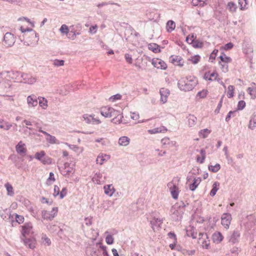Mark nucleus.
Instances as JSON below:
<instances>
[{"label": "nucleus", "instance_id": "nucleus-5", "mask_svg": "<svg viewBox=\"0 0 256 256\" xmlns=\"http://www.w3.org/2000/svg\"><path fill=\"white\" fill-rule=\"evenodd\" d=\"M240 236V232L237 229L230 232L228 236V242L232 244L238 243L239 242Z\"/></svg>", "mask_w": 256, "mask_h": 256}, {"label": "nucleus", "instance_id": "nucleus-14", "mask_svg": "<svg viewBox=\"0 0 256 256\" xmlns=\"http://www.w3.org/2000/svg\"><path fill=\"white\" fill-rule=\"evenodd\" d=\"M22 82H23L25 84H32L36 82V79L35 78L27 74H22Z\"/></svg>", "mask_w": 256, "mask_h": 256}, {"label": "nucleus", "instance_id": "nucleus-34", "mask_svg": "<svg viewBox=\"0 0 256 256\" xmlns=\"http://www.w3.org/2000/svg\"><path fill=\"white\" fill-rule=\"evenodd\" d=\"M24 243L26 246H28L29 248L33 249L35 248L34 241L31 239H26L24 240Z\"/></svg>", "mask_w": 256, "mask_h": 256}, {"label": "nucleus", "instance_id": "nucleus-52", "mask_svg": "<svg viewBox=\"0 0 256 256\" xmlns=\"http://www.w3.org/2000/svg\"><path fill=\"white\" fill-rule=\"evenodd\" d=\"M49 143L58 144H59V142L54 136H52L49 134Z\"/></svg>", "mask_w": 256, "mask_h": 256}, {"label": "nucleus", "instance_id": "nucleus-17", "mask_svg": "<svg viewBox=\"0 0 256 256\" xmlns=\"http://www.w3.org/2000/svg\"><path fill=\"white\" fill-rule=\"evenodd\" d=\"M110 158V155L104 154H100L97 156V158L96 159V164H98L100 165H102L104 163V162L108 161Z\"/></svg>", "mask_w": 256, "mask_h": 256}, {"label": "nucleus", "instance_id": "nucleus-62", "mask_svg": "<svg viewBox=\"0 0 256 256\" xmlns=\"http://www.w3.org/2000/svg\"><path fill=\"white\" fill-rule=\"evenodd\" d=\"M218 76V74L216 72H213L212 73H210V79H212V80H217L218 82H219L220 79H217Z\"/></svg>", "mask_w": 256, "mask_h": 256}, {"label": "nucleus", "instance_id": "nucleus-29", "mask_svg": "<svg viewBox=\"0 0 256 256\" xmlns=\"http://www.w3.org/2000/svg\"><path fill=\"white\" fill-rule=\"evenodd\" d=\"M220 183L218 182H214L212 184V190L210 192V195L212 196H214L218 190L219 189Z\"/></svg>", "mask_w": 256, "mask_h": 256}, {"label": "nucleus", "instance_id": "nucleus-35", "mask_svg": "<svg viewBox=\"0 0 256 256\" xmlns=\"http://www.w3.org/2000/svg\"><path fill=\"white\" fill-rule=\"evenodd\" d=\"M191 43L195 48H202L204 46L202 42L198 40H194V39L191 40Z\"/></svg>", "mask_w": 256, "mask_h": 256}, {"label": "nucleus", "instance_id": "nucleus-57", "mask_svg": "<svg viewBox=\"0 0 256 256\" xmlns=\"http://www.w3.org/2000/svg\"><path fill=\"white\" fill-rule=\"evenodd\" d=\"M218 52V50H214L210 54V60L211 61V62H213V60L216 58V55L217 53Z\"/></svg>", "mask_w": 256, "mask_h": 256}, {"label": "nucleus", "instance_id": "nucleus-60", "mask_svg": "<svg viewBox=\"0 0 256 256\" xmlns=\"http://www.w3.org/2000/svg\"><path fill=\"white\" fill-rule=\"evenodd\" d=\"M100 248L102 250V254L103 256H109L108 252L106 250V246L100 245Z\"/></svg>", "mask_w": 256, "mask_h": 256}, {"label": "nucleus", "instance_id": "nucleus-45", "mask_svg": "<svg viewBox=\"0 0 256 256\" xmlns=\"http://www.w3.org/2000/svg\"><path fill=\"white\" fill-rule=\"evenodd\" d=\"M228 8L230 12H235L236 9V6L233 2H229L228 4Z\"/></svg>", "mask_w": 256, "mask_h": 256}, {"label": "nucleus", "instance_id": "nucleus-61", "mask_svg": "<svg viewBox=\"0 0 256 256\" xmlns=\"http://www.w3.org/2000/svg\"><path fill=\"white\" fill-rule=\"evenodd\" d=\"M20 29L22 32V33H25L26 32H32V36H34V35L36 36L35 32L31 28H24L22 26H21Z\"/></svg>", "mask_w": 256, "mask_h": 256}, {"label": "nucleus", "instance_id": "nucleus-7", "mask_svg": "<svg viewBox=\"0 0 256 256\" xmlns=\"http://www.w3.org/2000/svg\"><path fill=\"white\" fill-rule=\"evenodd\" d=\"M232 220V216L228 213L224 214L221 218L222 224L227 230L229 228Z\"/></svg>", "mask_w": 256, "mask_h": 256}, {"label": "nucleus", "instance_id": "nucleus-41", "mask_svg": "<svg viewBox=\"0 0 256 256\" xmlns=\"http://www.w3.org/2000/svg\"><path fill=\"white\" fill-rule=\"evenodd\" d=\"M60 32L63 34H66V35H68V34L69 33V30H68V26L65 24H62L60 29Z\"/></svg>", "mask_w": 256, "mask_h": 256}, {"label": "nucleus", "instance_id": "nucleus-63", "mask_svg": "<svg viewBox=\"0 0 256 256\" xmlns=\"http://www.w3.org/2000/svg\"><path fill=\"white\" fill-rule=\"evenodd\" d=\"M16 221L19 224L22 223L24 220V218L22 216L18 214H16Z\"/></svg>", "mask_w": 256, "mask_h": 256}, {"label": "nucleus", "instance_id": "nucleus-4", "mask_svg": "<svg viewBox=\"0 0 256 256\" xmlns=\"http://www.w3.org/2000/svg\"><path fill=\"white\" fill-rule=\"evenodd\" d=\"M22 72L18 71H11L0 74V76H4L5 78L11 79L15 82H22Z\"/></svg>", "mask_w": 256, "mask_h": 256}, {"label": "nucleus", "instance_id": "nucleus-42", "mask_svg": "<svg viewBox=\"0 0 256 256\" xmlns=\"http://www.w3.org/2000/svg\"><path fill=\"white\" fill-rule=\"evenodd\" d=\"M248 92L251 96V98L254 99L256 98V89L250 87L248 88Z\"/></svg>", "mask_w": 256, "mask_h": 256}, {"label": "nucleus", "instance_id": "nucleus-48", "mask_svg": "<svg viewBox=\"0 0 256 256\" xmlns=\"http://www.w3.org/2000/svg\"><path fill=\"white\" fill-rule=\"evenodd\" d=\"M64 60H53V64L56 66H62L64 65Z\"/></svg>", "mask_w": 256, "mask_h": 256}, {"label": "nucleus", "instance_id": "nucleus-43", "mask_svg": "<svg viewBox=\"0 0 256 256\" xmlns=\"http://www.w3.org/2000/svg\"><path fill=\"white\" fill-rule=\"evenodd\" d=\"M200 57L198 55H196L191 56L190 58L188 59V60L191 61L194 64H196L200 61Z\"/></svg>", "mask_w": 256, "mask_h": 256}, {"label": "nucleus", "instance_id": "nucleus-40", "mask_svg": "<svg viewBox=\"0 0 256 256\" xmlns=\"http://www.w3.org/2000/svg\"><path fill=\"white\" fill-rule=\"evenodd\" d=\"M234 87L233 86H229L228 88L227 96L228 98H232L234 96Z\"/></svg>", "mask_w": 256, "mask_h": 256}, {"label": "nucleus", "instance_id": "nucleus-27", "mask_svg": "<svg viewBox=\"0 0 256 256\" xmlns=\"http://www.w3.org/2000/svg\"><path fill=\"white\" fill-rule=\"evenodd\" d=\"M167 129L164 126L159 128H156L152 130H148V133L150 134H154L158 132H166Z\"/></svg>", "mask_w": 256, "mask_h": 256}, {"label": "nucleus", "instance_id": "nucleus-36", "mask_svg": "<svg viewBox=\"0 0 256 256\" xmlns=\"http://www.w3.org/2000/svg\"><path fill=\"white\" fill-rule=\"evenodd\" d=\"M200 153L202 156H197L196 160L200 163L202 164L206 158V151L202 149L200 150Z\"/></svg>", "mask_w": 256, "mask_h": 256}, {"label": "nucleus", "instance_id": "nucleus-56", "mask_svg": "<svg viewBox=\"0 0 256 256\" xmlns=\"http://www.w3.org/2000/svg\"><path fill=\"white\" fill-rule=\"evenodd\" d=\"M208 94V91L206 90H202L200 92H199L198 93L197 96H198L200 98H205Z\"/></svg>", "mask_w": 256, "mask_h": 256}, {"label": "nucleus", "instance_id": "nucleus-38", "mask_svg": "<svg viewBox=\"0 0 256 256\" xmlns=\"http://www.w3.org/2000/svg\"><path fill=\"white\" fill-rule=\"evenodd\" d=\"M210 131L208 128H205L201 130L199 132V136L200 138H206L210 134Z\"/></svg>", "mask_w": 256, "mask_h": 256}, {"label": "nucleus", "instance_id": "nucleus-18", "mask_svg": "<svg viewBox=\"0 0 256 256\" xmlns=\"http://www.w3.org/2000/svg\"><path fill=\"white\" fill-rule=\"evenodd\" d=\"M74 172V170L72 166H70L68 163L64 164V167L62 170V173L64 176H70Z\"/></svg>", "mask_w": 256, "mask_h": 256}, {"label": "nucleus", "instance_id": "nucleus-49", "mask_svg": "<svg viewBox=\"0 0 256 256\" xmlns=\"http://www.w3.org/2000/svg\"><path fill=\"white\" fill-rule=\"evenodd\" d=\"M168 186L170 189V192L174 190H178V186L172 182H170L168 184Z\"/></svg>", "mask_w": 256, "mask_h": 256}, {"label": "nucleus", "instance_id": "nucleus-44", "mask_svg": "<svg viewBox=\"0 0 256 256\" xmlns=\"http://www.w3.org/2000/svg\"><path fill=\"white\" fill-rule=\"evenodd\" d=\"M172 62L175 65L182 66L183 64L181 63V60L180 59V58L178 56H175L174 58H172Z\"/></svg>", "mask_w": 256, "mask_h": 256}, {"label": "nucleus", "instance_id": "nucleus-11", "mask_svg": "<svg viewBox=\"0 0 256 256\" xmlns=\"http://www.w3.org/2000/svg\"><path fill=\"white\" fill-rule=\"evenodd\" d=\"M0 82V89L4 92H8L10 90L12 86L11 82L8 78Z\"/></svg>", "mask_w": 256, "mask_h": 256}, {"label": "nucleus", "instance_id": "nucleus-23", "mask_svg": "<svg viewBox=\"0 0 256 256\" xmlns=\"http://www.w3.org/2000/svg\"><path fill=\"white\" fill-rule=\"evenodd\" d=\"M32 225L31 224H26L22 226V234L25 236L26 234H29L32 230Z\"/></svg>", "mask_w": 256, "mask_h": 256}, {"label": "nucleus", "instance_id": "nucleus-3", "mask_svg": "<svg viewBox=\"0 0 256 256\" xmlns=\"http://www.w3.org/2000/svg\"><path fill=\"white\" fill-rule=\"evenodd\" d=\"M185 210V206L183 202L180 205L174 206L172 210L173 218L178 220L179 218H181Z\"/></svg>", "mask_w": 256, "mask_h": 256}, {"label": "nucleus", "instance_id": "nucleus-9", "mask_svg": "<svg viewBox=\"0 0 256 256\" xmlns=\"http://www.w3.org/2000/svg\"><path fill=\"white\" fill-rule=\"evenodd\" d=\"M161 143L162 146L164 148L176 147V142L170 140V139L168 137H165L162 139Z\"/></svg>", "mask_w": 256, "mask_h": 256}, {"label": "nucleus", "instance_id": "nucleus-20", "mask_svg": "<svg viewBox=\"0 0 256 256\" xmlns=\"http://www.w3.org/2000/svg\"><path fill=\"white\" fill-rule=\"evenodd\" d=\"M104 194L109 196H112L116 191L112 184L106 185L104 187Z\"/></svg>", "mask_w": 256, "mask_h": 256}, {"label": "nucleus", "instance_id": "nucleus-13", "mask_svg": "<svg viewBox=\"0 0 256 256\" xmlns=\"http://www.w3.org/2000/svg\"><path fill=\"white\" fill-rule=\"evenodd\" d=\"M164 218H154L152 220L150 221V224L152 226V228L153 230H155L156 229H158L160 225L163 223L164 220Z\"/></svg>", "mask_w": 256, "mask_h": 256}, {"label": "nucleus", "instance_id": "nucleus-33", "mask_svg": "<svg viewBox=\"0 0 256 256\" xmlns=\"http://www.w3.org/2000/svg\"><path fill=\"white\" fill-rule=\"evenodd\" d=\"M38 98L39 100L38 104L40 106H41L42 108L46 109L48 106L47 100L43 97H39Z\"/></svg>", "mask_w": 256, "mask_h": 256}, {"label": "nucleus", "instance_id": "nucleus-1", "mask_svg": "<svg viewBox=\"0 0 256 256\" xmlns=\"http://www.w3.org/2000/svg\"><path fill=\"white\" fill-rule=\"evenodd\" d=\"M101 114L106 118H110L114 116L112 122L114 124H119L122 122V118L123 116L120 112L112 108L109 106H104L100 108Z\"/></svg>", "mask_w": 256, "mask_h": 256}, {"label": "nucleus", "instance_id": "nucleus-6", "mask_svg": "<svg viewBox=\"0 0 256 256\" xmlns=\"http://www.w3.org/2000/svg\"><path fill=\"white\" fill-rule=\"evenodd\" d=\"M4 44L6 47L12 46L15 42V36L10 32H6L4 36Z\"/></svg>", "mask_w": 256, "mask_h": 256}, {"label": "nucleus", "instance_id": "nucleus-26", "mask_svg": "<svg viewBox=\"0 0 256 256\" xmlns=\"http://www.w3.org/2000/svg\"><path fill=\"white\" fill-rule=\"evenodd\" d=\"M130 142V139L126 136L120 137L118 140V144L120 146H128Z\"/></svg>", "mask_w": 256, "mask_h": 256}, {"label": "nucleus", "instance_id": "nucleus-31", "mask_svg": "<svg viewBox=\"0 0 256 256\" xmlns=\"http://www.w3.org/2000/svg\"><path fill=\"white\" fill-rule=\"evenodd\" d=\"M212 239L214 242H220L223 239V236L220 232L214 233L212 235Z\"/></svg>", "mask_w": 256, "mask_h": 256}, {"label": "nucleus", "instance_id": "nucleus-12", "mask_svg": "<svg viewBox=\"0 0 256 256\" xmlns=\"http://www.w3.org/2000/svg\"><path fill=\"white\" fill-rule=\"evenodd\" d=\"M16 150L18 154L22 156H24L26 154V144L22 141H20L16 146Z\"/></svg>", "mask_w": 256, "mask_h": 256}, {"label": "nucleus", "instance_id": "nucleus-46", "mask_svg": "<svg viewBox=\"0 0 256 256\" xmlns=\"http://www.w3.org/2000/svg\"><path fill=\"white\" fill-rule=\"evenodd\" d=\"M219 58L222 62H225L226 64H228L232 62V59L230 57H228L226 55H221L220 56Z\"/></svg>", "mask_w": 256, "mask_h": 256}, {"label": "nucleus", "instance_id": "nucleus-15", "mask_svg": "<svg viewBox=\"0 0 256 256\" xmlns=\"http://www.w3.org/2000/svg\"><path fill=\"white\" fill-rule=\"evenodd\" d=\"M83 118L87 123L99 124L101 122L100 120L94 118L92 115L85 114L83 116Z\"/></svg>", "mask_w": 256, "mask_h": 256}, {"label": "nucleus", "instance_id": "nucleus-58", "mask_svg": "<svg viewBox=\"0 0 256 256\" xmlns=\"http://www.w3.org/2000/svg\"><path fill=\"white\" fill-rule=\"evenodd\" d=\"M230 252L234 254V256H238L240 252L239 248L238 247H234L230 250Z\"/></svg>", "mask_w": 256, "mask_h": 256}, {"label": "nucleus", "instance_id": "nucleus-37", "mask_svg": "<svg viewBox=\"0 0 256 256\" xmlns=\"http://www.w3.org/2000/svg\"><path fill=\"white\" fill-rule=\"evenodd\" d=\"M42 218L41 220L44 224H46L48 220V212L46 210H43L41 212Z\"/></svg>", "mask_w": 256, "mask_h": 256}, {"label": "nucleus", "instance_id": "nucleus-47", "mask_svg": "<svg viewBox=\"0 0 256 256\" xmlns=\"http://www.w3.org/2000/svg\"><path fill=\"white\" fill-rule=\"evenodd\" d=\"M58 212V208H54L50 212V214H49V220L53 218L57 214Z\"/></svg>", "mask_w": 256, "mask_h": 256}, {"label": "nucleus", "instance_id": "nucleus-8", "mask_svg": "<svg viewBox=\"0 0 256 256\" xmlns=\"http://www.w3.org/2000/svg\"><path fill=\"white\" fill-rule=\"evenodd\" d=\"M152 65L158 69L166 70L167 68L166 63L162 60L160 58H154L152 60Z\"/></svg>", "mask_w": 256, "mask_h": 256}, {"label": "nucleus", "instance_id": "nucleus-24", "mask_svg": "<svg viewBox=\"0 0 256 256\" xmlns=\"http://www.w3.org/2000/svg\"><path fill=\"white\" fill-rule=\"evenodd\" d=\"M45 154L46 153L44 151L42 150L40 151V152H37L35 154V158L40 160L44 164H46L47 163V160H45V158L42 159Z\"/></svg>", "mask_w": 256, "mask_h": 256}, {"label": "nucleus", "instance_id": "nucleus-64", "mask_svg": "<svg viewBox=\"0 0 256 256\" xmlns=\"http://www.w3.org/2000/svg\"><path fill=\"white\" fill-rule=\"evenodd\" d=\"M125 58L128 62L132 64V59L131 56L128 54H126L124 56Z\"/></svg>", "mask_w": 256, "mask_h": 256}, {"label": "nucleus", "instance_id": "nucleus-2", "mask_svg": "<svg viewBox=\"0 0 256 256\" xmlns=\"http://www.w3.org/2000/svg\"><path fill=\"white\" fill-rule=\"evenodd\" d=\"M197 80L196 78L190 76L186 80L182 78L178 82L179 88L184 91H190L192 90L197 84Z\"/></svg>", "mask_w": 256, "mask_h": 256}, {"label": "nucleus", "instance_id": "nucleus-28", "mask_svg": "<svg viewBox=\"0 0 256 256\" xmlns=\"http://www.w3.org/2000/svg\"><path fill=\"white\" fill-rule=\"evenodd\" d=\"M197 118L194 115L190 114L188 116V122L190 127L194 126L196 123Z\"/></svg>", "mask_w": 256, "mask_h": 256}, {"label": "nucleus", "instance_id": "nucleus-10", "mask_svg": "<svg viewBox=\"0 0 256 256\" xmlns=\"http://www.w3.org/2000/svg\"><path fill=\"white\" fill-rule=\"evenodd\" d=\"M160 102L164 104L168 100V98L170 94V90L168 88H162L160 89Z\"/></svg>", "mask_w": 256, "mask_h": 256}, {"label": "nucleus", "instance_id": "nucleus-16", "mask_svg": "<svg viewBox=\"0 0 256 256\" xmlns=\"http://www.w3.org/2000/svg\"><path fill=\"white\" fill-rule=\"evenodd\" d=\"M27 102L29 107L36 106L38 104L37 97L34 94L28 96L27 98Z\"/></svg>", "mask_w": 256, "mask_h": 256}, {"label": "nucleus", "instance_id": "nucleus-22", "mask_svg": "<svg viewBox=\"0 0 256 256\" xmlns=\"http://www.w3.org/2000/svg\"><path fill=\"white\" fill-rule=\"evenodd\" d=\"M198 243L202 246L203 248L208 249L210 247V241L207 237H206V238H200L198 239Z\"/></svg>", "mask_w": 256, "mask_h": 256}, {"label": "nucleus", "instance_id": "nucleus-32", "mask_svg": "<svg viewBox=\"0 0 256 256\" xmlns=\"http://www.w3.org/2000/svg\"><path fill=\"white\" fill-rule=\"evenodd\" d=\"M176 28V24L172 20H168L166 23V29L168 32H171Z\"/></svg>", "mask_w": 256, "mask_h": 256}, {"label": "nucleus", "instance_id": "nucleus-50", "mask_svg": "<svg viewBox=\"0 0 256 256\" xmlns=\"http://www.w3.org/2000/svg\"><path fill=\"white\" fill-rule=\"evenodd\" d=\"M158 45L156 44H150L148 48L149 49L151 50L152 52H159L160 51V50L158 48Z\"/></svg>", "mask_w": 256, "mask_h": 256}, {"label": "nucleus", "instance_id": "nucleus-25", "mask_svg": "<svg viewBox=\"0 0 256 256\" xmlns=\"http://www.w3.org/2000/svg\"><path fill=\"white\" fill-rule=\"evenodd\" d=\"M201 182V178H194L192 184L189 186V188L192 191H194L200 184Z\"/></svg>", "mask_w": 256, "mask_h": 256}, {"label": "nucleus", "instance_id": "nucleus-30", "mask_svg": "<svg viewBox=\"0 0 256 256\" xmlns=\"http://www.w3.org/2000/svg\"><path fill=\"white\" fill-rule=\"evenodd\" d=\"M4 186L6 188L8 195L12 196L14 193L12 186L10 183L7 182L4 184Z\"/></svg>", "mask_w": 256, "mask_h": 256}, {"label": "nucleus", "instance_id": "nucleus-51", "mask_svg": "<svg viewBox=\"0 0 256 256\" xmlns=\"http://www.w3.org/2000/svg\"><path fill=\"white\" fill-rule=\"evenodd\" d=\"M106 242L108 244H112L114 242V238L112 235L108 234L106 238Z\"/></svg>", "mask_w": 256, "mask_h": 256}, {"label": "nucleus", "instance_id": "nucleus-21", "mask_svg": "<svg viewBox=\"0 0 256 256\" xmlns=\"http://www.w3.org/2000/svg\"><path fill=\"white\" fill-rule=\"evenodd\" d=\"M248 128L252 130L256 128V112H254L250 116Z\"/></svg>", "mask_w": 256, "mask_h": 256}, {"label": "nucleus", "instance_id": "nucleus-53", "mask_svg": "<svg viewBox=\"0 0 256 256\" xmlns=\"http://www.w3.org/2000/svg\"><path fill=\"white\" fill-rule=\"evenodd\" d=\"M246 106V102L244 100H240L238 102V110H243Z\"/></svg>", "mask_w": 256, "mask_h": 256}, {"label": "nucleus", "instance_id": "nucleus-55", "mask_svg": "<svg viewBox=\"0 0 256 256\" xmlns=\"http://www.w3.org/2000/svg\"><path fill=\"white\" fill-rule=\"evenodd\" d=\"M67 194V190L66 188H64L60 192V198L62 199Z\"/></svg>", "mask_w": 256, "mask_h": 256}, {"label": "nucleus", "instance_id": "nucleus-54", "mask_svg": "<svg viewBox=\"0 0 256 256\" xmlns=\"http://www.w3.org/2000/svg\"><path fill=\"white\" fill-rule=\"evenodd\" d=\"M121 98H122V96L120 94H116L112 96L110 98V101L114 102L116 101V100H118L121 99Z\"/></svg>", "mask_w": 256, "mask_h": 256}, {"label": "nucleus", "instance_id": "nucleus-19", "mask_svg": "<svg viewBox=\"0 0 256 256\" xmlns=\"http://www.w3.org/2000/svg\"><path fill=\"white\" fill-rule=\"evenodd\" d=\"M92 182L98 184H100L104 182L102 174L100 172L96 173L92 178Z\"/></svg>", "mask_w": 256, "mask_h": 256}, {"label": "nucleus", "instance_id": "nucleus-39", "mask_svg": "<svg viewBox=\"0 0 256 256\" xmlns=\"http://www.w3.org/2000/svg\"><path fill=\"white\" fill-rule=\"evenodd\" d=\"M208 168L210 171H211L213 172H216L220 169V164H216L214 166H212V165L208 166Z\"/></svg>", "mask_w": 256, "mask_h": 256}, {"label": "nucleus", "instance_id": "nucleus-59", "mask_svg": "<svg viewBox=\"0 0 256 256\" xmlns=\"http://www.w3.org/2000/svg\"><path fill=\"white\" fill-rule=\"evenodd\" d=\"M60 192V188L57 186H55L54 189V193L52 194L53 196L54 197H56V196H59Z\"/></svg>", "mask_w": 256, "mask_h": 256}]
</instances>
